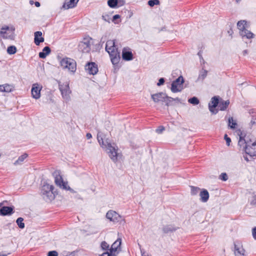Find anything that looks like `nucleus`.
Here are the masks:
<instances>
[{
  "label": "nucleus",
  "mask_w": 256,
  "mask_h": 256,
  "mask_svg": "<svg viewBox=\"0 0 256 256\" xmlns=\"http://www.w3.org/2000/svg\"><path fill=\"white\" fill-rule=\"evenodd\" d=\"M98 140L100 144L103 148H106L109 156L114 162L118 160V148L114 143L112 144L108 138H104V134L101 132H98L97 134Z\"/></svg>",
  "instance_id": "obj_1"
},
{
  "label": "nucleus",
  "mask_w": 256,
  "mask_h": 256,
  "mask_svg": "<svg viewBox=\"0 0 256 256\" xmlns=\"http://www.w3.org/2000/svg\"><path fill=\"white\" fill-rule=\"evenodd\" d=\"M240 139L238 144L240 148L244 151L246 154L249 155L250 157L256 156V142H252L250 140H248L244 138V136L241 132L239 135Z\"/></svg>",
  "instance_id": "obj_2"
},
{
  "label": "nucleus",
  "mask_w": 256,
  "mask_h": 256,
  "mask_svg": "<svg viewBox=\"0 0 256 256\" xmlns=\"http://www.w3.org/2000/svg\"><path fill=\"white\" fill-rule=\"evenodd\" d=\"M106 50L109 54L112 64H118L120 60V52L114 40H108L106 42Z\"/></svg>",
  "instance_id": "obj_3"
},
{
  "label": "nucleus",
  "mask_w": 256,
  "mask_h": 256,
  "mask_svg": "<svg viewBox=\"0 0 256 256\" xmlns=\"http://www.w3.org/2000/svg\"><path fill=\"white\" fill-rule=\"evenodd\" d=\"M54 187L52 185H50L44 183L41 188V194L45 201L51 202L54 198V194L53 192Z\"/></svg>",
  "instance_id": "obj_4"
},
{
  "label": "nucleus",
  "mask_w": 256,
  "mask_h": 256,
  "mask_svg": "<svg viewBox=\"0 0 256 256\" xmlns=\"http://www.w3.org/2000/svg\"><path fill=\"white\" fill-rule=\"evenodd\" d=\"M93 44V40L90 36L83 38L78 45V50L84 53H88L90 51L91 46Z\"/></svg>",
  "instance_id": "obj_5"
},
{
  "label": "nucleus",
  "mask_w": 256,
  "mask_h": 256,
  "mask_svg": "<svg viewBox=\"0 0 256 256\" xmlns=\"http://www.w3.org/2000/svg\"><path fill=\"white\" fill-rule=\"evenodd\" d=\"M52 175L54 178V182L57 186L64 190H72L68 186V182L64 181L59 170L54 171L53 172Z\"/></svg>",
  "instance_id": "obj_6"
},
{
  "label": "nucleus",
  "mask_w": 256,
  "mask_h": 256,
  "mask_svg": "<svg viewBox=\"0 0 256 256\" xmlns=\"http://www.w3.org/2000/svg\"><path fill=\"white\" fill-rule=\"evenodd\" d=\"M122 244V240L120 238L117 239L112 245L110 252H106L100 254L99 256H104V254H107V256H115L118 254V252L120 250Z\"/></svg>",
  "instance_id": "obj_7"
},
{
  "label": "nucleus",
  "mask_w": 256,
  "mask_h": 256,
  "mask_svg": "<svg viewBox=\"0 0 256 256\" xmlns=\"http://www.w3.org/2000/svg\"><path fill=\"white\" fill-rule=\"evenodd\" d=\"M61 66L64 68H67L71 72H74L76 69V62L70 58H64L60 62Z\"/></svg>",
  "instance_id": "obj_8"
},
{
  "label": "nucleus",
  "mask_w": 256,
  "mask_h": 256,
  "mask_svg": "<svg viewBox=\"0 0 256 256\" xmlns=\"http://www.w3.org/2000/svg\"><path fill=\"white\" fill-rule=\"evenodd\" d=\"M14 28L13 27L10 28L8 26H4L1 28L0 34L2 35L4 38L14 40Z\"/></svg>",
  "instance_id": "obj_9"
},
{
  "label": "nucleus",
  "mask_w": 256,
  "mask_h": 256,
  "mask_svg": "<svg viewBox=\"0 0 256 256\" xmlns=\"http://www.w3.org/2000/svg\"><path fill=\"white\" fill-rule=\"evenodd\" d=\"M58 86L63 98L66 101L69 100H70V94L71 93L69 84L68 82L62 84H59Z\"/></svg>",
  "instance_id": "obj_10"
},
{
  "label": "nucleus",
  "mask_w": 256,
  "mask_h": 256,
  "mask_svg": "<svg viewBox=\"0 0 256 256\" xmlns=\"http://www.w3.org/2000/svg\"><path fill=\"white\" fill-rule=\"evenodd\" d=\"M184 80L182 76H179L172 84L171 90L173 92H176L182 91L183 89V83Z\"/></svg>",
  "instance_id": "obj_11"
},
{
  "label": "nucleus",
  "mask_w": 256,
  "mask_h": 256,
  "mask_svg": "<svg viewBox=\"0 0 256 256\" xmlns=\"http://www.w3.org/2000/svg\"><path fill=\"white\" fill-rule=\"evenodd\" d=\"M106 217L110 221L114 222H121V220L124 222V220L114 210H109L106 214Z\"/></svg>",
  "instance_id": "obj_12"
},
{
  "label": "nucleus",
  "mask_w": 256,
  "mask_h": 256,
  "mask_svg": "<svg viewBox=\"0 0 256 256\" xmlns=\"http://www.w3.org/2000/svg\"><path fill=\"white\" fill-rule=\"evenodd\" d=\"M85 69L90 74L94 75L98 72V65L94 62H88L85 66Z\"/></svg>",
  "instance_id": "obj_13"
},
{
  "label": "nucleus",
  "mask_w": 256,
  "mask_h": 256,
  "mask_svg": "<svg viewBox=\"0 0 256 256\" xmlns=\"http://www.w3.org/2000/svg\"><path fill=\"white\" fill-rule=\"evenodd\" d=\"M41 89L42 87L40 86L38 84H34L32 85L31 92L33 98L38 99L40 98Z\"/></svg>",
  "instance_id": "obj_14"
},
{
  "label": "nucleus",
  "mask_w": 256,
  "mask_h": 256,
  "mask_svg": "<svg viewBox=\"0 0 256 256\" xmlns=\"http://www.w3.org/2000/svg\"><path fill=\"white\" fill-rule=\"evenodd\" d=\"M2 204V203H0V207ZM14 212V208L11 206H4L0 209V215L2 216L11 215Z\"/></svg>",
  "instance_id": "obj_15"
},
{
  "label": "nucleus",
  "mask_w": 256,
  "mask_h": 256,
  "mask_svg": "<svg viewBox=\"0 0 256 256\" xmlns=\"http://www.w3.org/2000/svg\"><path fill=\"white\" fill-rule=\"evenodd\" d=\"M234 253L236 256H244L245 250L240 244H234Z\"/></svg>",
  "instance_id": "obj_16"
},
{
  "label": "nucleus",
  "mask_w": 256,
  "mask_h": 256,
  "mask_svg": "<svg viewBox=\"0 0 256 256\" xmlns=\"http://www.w3.org/2000/svg\"><path fill=\"white\" fill-rule=\"evenodd\" d=\"M166 96V94H165L163 92H160L152 94V98L154 102H158L160 101L163 102Z\"/></svg>",
  "instance_id": "obj_17"
},
{
  "label": "nucleus",
  "mask_w": 256,
  "mask_h": 256,
  "mask_svg": "<svg viewBox=\"0 0 256 256\" xmlns=\"http://www.w3.org/2000/svg\"><path fill=\"white\" fill-rule=\"evenodd\" d=\"M42 32H34V42L36 46H39L40 42H44V38L41 37Z\"/></svg>",
  "instance_id": "obj_18"
},
{
  "label": "nucleus",
  "mask_w": 256,
  "mask_h": 256,
  "mask_svg": "<svg viewBox=\"0 0 256 256\" xmlns=\"http://www.w3.org/2000/svg\"><path fill=\"white\" fill-rule=\"evenodd\" d=\"M211 102L212 104V105H210V104H209L208 108L212 112H214V108H216L217 106H218L219 104V100L218 98L216 96H214L211 99Z\"/></svg>",
  "instance_id": "obj_19"
},
{
  "label": "nucleus",
  "mask_w": 256,
  "mask_h": 256,
  "mask_svg": "<svg viewBox=\"0 0 256 256\" xmlns=\"http://www.w3.org/2000/svg\"><path fill=\"white\" fill-rule=\"evenodd\" d=\"M200 200L203 202H206L209 198V194L206 190L202 189L200 193Z\"/></svg>",
  "instance_id": "obj_20"
},
{
  "label": "nucleus",
  "mask_w": 256,
  "mask_h": 256,
  "mask_svg": "<svg viewBox=\"0 0 256 256\" xmlns=\"http://www.w3.org/2000/svg\"><path fill=\"white\" fill-rule=\"evenodd\" d=\"M122 57L124 60H130L133 58V55L131 52L128 51L126 48H124L122 52Z\"/></svg>",
  "instance_id": "obj_21"
},
{
  "label": "nucleus",
  "mask_w": 256,
  "mask_h": 256,
  "mask_svg": "<svg viewBox=\"0 0 256 256\" xmlns=\"http://www.w3.org/2000/svg\"><path fill=\"white\" fill-rule=\"evenodd\" d=\"M79 0H66L63 7L66 9L74 8Z\"/></svg>",
  "instance_id": "obj_22"
},
{
  "label": "nucleus",
  "mask_w": 256,
  "mask_h": 256,
  "mask_svg": "<svg viewBox=\"0 0 256 256\" xmlns=\"http://www.w3.org/2000/svg\"><path fill=\"white\" fill-rule=\"evenodd\" d=\"M240 34L242 37H246L248 39L252 38L254 37V34L247 29L240 32Z\"/></svg>",
  "instance_id": "obj_23"
},
{
  "label": "nucleus",
  "mask_w": 256,
  "mask_h": 256,
  "mask_svg": "<svg viewBox=\"0 0 256 256\" xmlns=\"http://www.w3.org/2000/svg\"><path fill=\"white\" fill-rule=\"evenodd\" d=\"M229 104L230 101L228 100H221L220 101L219 104L218 105V108L220 110H224L227 108Z\"/></svg>",
  "instance_id": "obj_24"
},
{
  "label": "nucleus",
  "mask_w": 256,
  "mask_h": 256,
  "mask_svg": "<svg viewBox=\"0 0 256 256\" xmlns=\"http://www.w3.org/2000/svg\"><path fill=\"white\" fill-rule=\"evenodd\" d=\"M50 48L48 46L44 47L42 50V52L39 53V57L42 58H46L50 54Z\"/></svg>",
  "instance_id": "obj_25"
},
{
  "label": "nucleus",
  "mask_w": 256,
  "mask_h": 256,
  "mask_svg": "<svg viewBox=\"0 0 256 256\" xmlns=\"http://www.w3.org/2000/svg\"><path fill=\"white\" fill-rule=\"evenodd\" d=\"M246 20H240L238 21L237 24L238 28L239 29L240 32H242L243 30H245L246 29Z\"/></svg>",
  "instance_id": "obj_26"
},
{
  "label": "nucleus",
  "mask_w": 256,
  "mask_h": 256,
  "mask_svg": "<svg viewBox=\"0 0 256 256\" xmlns=\"http://www.w3.org/2000/svg\"><path fill=\"white\" fill-rule=\"evenodd\" d=\"M28 157L26 154H24L20 156L18 159L14 162V165L20 164L24 162V160Z\"/></svg>",
  "instance_id": "obj_27"
},
{
  "label": "nucleus",
  "mask_w": 256,
  "mask_h": 256,
  "mask_svg": "<svg viewBox=\"0 0 256 256\" xmlns=\"http://www.w3.org/2000/svg\"><path fill=\"white\" fill-rule=\"evenodd\" d=\"M228 126L231 129H234L237 126V123L233 119L232 117H230L228 120Z\"/></svg>",
  "instance_id": "obj_28"
},
{
  "label": "nucleus",
  "mask_w": 256,
  "mask_h": 256,
  "mask_svg": "<svg viewBox=\"0 0 256 256\" xmlns=\"http://www.w3.org/2000/svg\"><path fill=\"white\" fill-rule=\"evenodd\" d=\"M81 251L80 250H74V251H73L72 252H71L70 253V252H64L62 254V255L64 256H74L75 255H78V254H82V253H81Z\"/></svg>",
  "instance_id": "obj_29"
},
{
  "label": "nucleus",
  "mask_w": 256,
  "mask_h": 256,
  "mask_svg": "<svg viewBox=\"0 0 256 256\" xmlns=\"http://www.w3.org/2000/svg\"><path fill=\"white\" fill-rule=\"evenodd\" d=\"M176 228L172 226H166L163 228V231L165 233H168L176 230Z\"/></svg>",
  "instance_id": "obj_30"
},
{
  "label": "nucleus",
  "mask_w": 256,
  "mask_h": 256,
  "mask_svg": "<svg viewBox=\"0 0 256 256\" xmlns=\"http://www.w3.org/2000/svg\"><path fill=\"white\" fill-rule=\"evenodd\" d=\"M190 194L192 196L196 195L199 191L200 190V188L198 187L190 186Z\"/></svg>",
  "instance_id": "obj_31"
},
{
  "label": "nucleus",
  "mask_w": 256,
  "mask_h": 256,
  "mask_svg": "<svg viewBox=\"0 0 256 256\" xmlns=\"http://www.w3.org/2000/svg\"><path fill=\"white\" fill-rule=\"evenodd\" d=\"M16 52V48L15 46H12L8 48L7 52L10 54H14Z\"/></svg>",
  "instance_id": "obj_32"
},
{
  "label": "nucleus",
  "mask_w": 256,
  "mask_h": 256,
  "mask_svg": "<svg viewBox=\"0 0 256 256\" xmlns=\"http://www.w3.org/2000/svg\"><path fill=\"white\" fill-rule=\"evenodd\" d=\"M100 246L103 250H106V252H110V248L109 244L106 242H102L100 244Z\"/></svg>",
  "instance_id": "obj_33"
},
{
  "label": "nucleus",
  "mask_w": 256,
  "mask_h": 256,
  "mask_svg": "<svg viewBox=\"0 0 256 256\" xmlns=\"http://www.w3.org/2000/svg\"><path fill=\"white\" fill-rule=\"evenodd\" d=\"M24 218H18L16 220V224L20 228H24V224L23 222Z\"/></svg>",
  "instance_id": "obj_34"
},
{
  "label": "nucleus",
  "mask_w": 256,
  "mask_h": 256,
  "mask_svg": "<svg viewBox=\"0 0 256 256\" xmlns=\"http://www.w3.org/2000/svg\"><path fill=\"white\" fill-rule=\"evenodd\" d=\"M148 4L150 7H153L155 5H159L160 2L159 0H150L148 1Z\"/></svg>",
  "instance_id": "obj_35"
},
{
  "label": "nucleus",
  "mask_w": 256,
  "mask_h": 256,
  "mask_svg": "<svg viewBox=\"0 0 256 256\" xmlns=\"http://www.w3.org/2000/svg\"><path fill=\"white\" fill-rule=\"evenodd\" d=\"M108 4L110 7L114 8L117 6L118 0H108Z\"/></svg>",
  "instance_id": "obj_36"
},
{
  "label": "nucleus",
  "mask_w": 256,
  "mask_h": 256,
  "mask_svg": "<svg viewBox=\"0 0 256 256\" xmlns=\"http://www.w3.org/2000/svg\"><path fill=\"white\" fill-rule=\"evenodd\" d=\"M172 98L171 97H170V96H167L166 95V97L165 98H164V101L163 102H166V105L167 106H169L170 105H172Z\"/></svg>",
  "instance_id": "obj_37"
},
{
  "label": "nucleus",
  "mask_w": 256,
  "mask_h": 256,
  "mask_svg": "<svg viewBox=\"0 0 256 256\" xmlns=\"http://www.w3.org/2000/svg\"><path fill=\"white\" fill-rule=\"evenodd\" d=\"M188 102L194 105H196L199 104L200 101L196 97H192L188 100Z\"/></svg>",
  "instance_id": "obj_38"
},
{
  "label": "nucleus",
  "mask_w": 256,
  "mask_h": 256,
  "mask_svg": "<svg viewBox=\"0 0 256 256\" xmlns=\"http://www.w3.org/2000/svg\"><path fill=\"white\" fill-rule=\"evenodd\" d=\"M208 74V71L206 70H203L202 71L198 76V79L203 80L206 76Z\"/></svg>",
  "instance_id": "obj_39"
},
{
  "label": "nucleus",
  "mask_w": 256,
  "mask_h": 256,
  "mask_svg": "<svg viewBox=\"0 0 256 256\" xmlns=\"http://www.w3.org/2000/svg\"><path fill=\"white\" fill-rule=\"evenodd\" d=\"M250 204L253 206H256V194H253L250 200Z\"/></svg>",
  "instance_id": "obj_40"
},
{
  "label": "nucleus",
  "mask_w": 256,
  "mask_h": 256,
  "mask_svg": "<svg viewBox=\"0 0 256 256\" xmlns=\"http://www.w3.org/2000/svg\"><path fill=\"white\" fill-rule=\"evenodd\" d=\"M220 178L224 181H226L228 179V176L226 173L223 172L220 175Z\"/></svg>",
  "instance_id": "obj_41"
},
{
  "label": "nucleus",
  "mask_w": 256,
  "mask_h": 256,
  "mask_svg": "<svg viewBox=\"0 0 256 256\" xmlns=\"http://www.w3.org/2000/svg\"><path fill=\"white\" fill-rule=\"evenodd\" d=\"M4 87L5 92H10L12 90V86L9 84H4Z\"/></svg>",
  "instance_id": "obj_42"
},
{
  "label": "nucleus",
  "mask_w": 256,
  "mask_h": 256,
  "mask_svg": "<svg viewBox=\"0 0 256 256\" xmlns=\"http://www.w3.org/2000/svg\"><path fill=\"white\" fill-rule=\"evenodd\" d=\"M47 256H58V252L56 250L50 251L48 253Z\"/></svg>",
  "instance_id": "obj_43"
},
{
  "label": "nucleus",
  "mask_w": 256,
  "mask_h": 256,
  "mask_svg": "<svg viewBox=\"0 0 256 256\" xmlns=\"http://www.w3.org/2000/svg\"><path fill=\"white\" fill-rule=\"evenodd\" d=\"M224 140H226V144L228 146H230V142H231V140L230 138L228 136V135L226 134L224 135Z\"/></svg>",
  "instance_id": "obj_44"
},
{
  "label": "nucleus",
  "mask_w": 256,
  "mask_h": 256,
  "mask_svg": "<svg viewBox=\"0 0 256 256\" xmlns=\"http://www.w3.org/2000/svg\"><path fill=\"white\" fill-rule=\"evenodd\" d=\"M164 130V128L163 126H160L156 130V132L158 134H160L162 133Z\"/></svg>",
  "instance_id": "obj_45"
},
{
  "label": "nucleus",
  "mask_w": 256,
  "mask_h": 256,
  "mask_svg": "<svg viewBox=\"0 0 256 256\" xmlns=\"http://www.w3.org/2000/svg\"><path fill=\"white\" fill-rule=\"evenodd\" d=\"M164 82V78H160L159 80H158V82L157 84V85L158 86H160L161 85H162Z\"/></svg>",
  "instance_id": "obj_46"
},
{
  "label": "nucleus",
  "mask_w": 256,
  "mask_h": 256,
  "mask_svg": "<svg viewBox=\"0 0 256 256\" xmlns=\"http://www.w3.org/2000/svg\"><path fill=\"white\" fill-rule=\"evenodd\" d=\"M252 234L254 239L256 240V226L252 228Z\"/></svg>",
  "instance_id": "obj_47"
},
{
  "label": "nucleus",
  "mask_w": 256,
  "mask_h": 256,
  "mask_svg": "<svg viewBox=\"0 0 256 256\" xmlns=\"http://www.w3.org/2000/svg\"><path fill=\"white\" fill-rule=\"evenodd\" d=\"M250 127H252L253 126L256 125V118H252L250 124Z\"/></svg>",
  "instance_id": "obj_48"
},
{
  "label": "nucleus",
  "mask_w": 256,
  "mask_h": 256,
  "mask_svg": "<svg viewBox=\"0 0 256 256\" xmlns=\"http://www.w3.org/2000/svg\"><path fill=\"white\" fill-rule=\"evenodd\" d=\"M120 18V15H118V14H116V15L114 16L112 20H113V21H114V20H116V19H118V18Z\"/></svg>",
  "instance_id": "obj_49"
},
{
  "label": "nucleus",
  "mask_w": 256,
  "mask_h": 256,
  "mask_svg": "<svg viewBox=\"0 0 256 256\" xmlns=\"http://www.w3.org/2000/svg\"><path fill=\"white\" fill-rule=\"evenodd\" d=\"M172 101H176V102H180V100L179 98H172Z\"/></svg>",
  "instance_id": "obj_50"
},
{
  "label": "nucleus",
  "mask_w": 256,
  "mask_h": 256,
  "mask_svg": "<svg viewBox=\"0 0 256 256\" xmlns=\"http://www.w3.org/2000/svg\"><path fill=\"white\" fill-rule=\"evenodd\" d=\"M102 19L105 20V21H108V20H107V18H108V15H103L102 16Z\"/></svg>",
  "instance_id": "obj_51"
},
{
  "label": "nucleus",
  "mask_w": 256,
  "mask_h": 256,
  "mask_svg": "<svg viewBox=\"0 0 256 256\" xmlns=\"http://www.w3.org/2000/svg\"><path fill=\"white\" fill-rule=\"evenodd\" d=\"M0 92H4V85L0 86Z\"/></svg>",
  "instance_id": "obj_52"
},
{
  "label": "nucleus",
  "mask_w": 256,
  "mask_h": 256,
  "mask_svg": "<svg viewBox=\"0 0 256 256\" xmlns=\"http://www.w3.org/2000/svg\"><path fill=\"white\" fill-rule=\"evenodd\" d=\"M86 136L88 139H90L92 137V134L90 133H88L86 135Z\"/></svg>",
  "instance_id": "obj_53"
},
{
  "label": "nucleus",
  "mask_w": 256,
  "mask_h": 256,
  "mask_svg": "<svg viewBox=\"0 0 256 256\" xmlns=\"http://www.w3.org/2000/svg\"><path fill=\"white\" fill-rule=\"evenodd\" d=\"M248 54V50H244L243 52H242V54L244 56H246V54Z\"/></svg>",
  "instance_id": "obj_54"
},
{
  "label": "nucleus",
  "mask_w": 256,
  "mask_h": 256,
  "mask_svg": "<svg viewBox=\"0 0 256 256\" xmlns=\"http://www.w3.org/2000/svg\"><path fill=\"white\" fill-rule=\"evenodd\" d=\"M34 4L36 7H39L40 6V3L38 2H35Z\"/></svg>",
  "instance_id": "obj_55"
},
{
  "label": "nucleus",
  "mask_w": 256,
  "mask_h": 256,
  "mask_svg": "<svg viewBox=\"0 0 256 256\" xmlns=\"http://www.w3.org/2000/svg\"><path fill=\"white\" fill-rule=\"evenodd\" d=\"M244 160H245L246 161H247V162L249 161V160H248V158L247 157V156H244Z\"/></svg>",
  "instance_id": "obj_56"
},
{
  "label": "nucleus",
  "mask_w": 256,
  "mask_h": 256,
  "mask_svg": "<svg viewBox=\"0 0 256 256\" xmlns=\"http://www.w3.org/2000/svg\"><path fill=\"white\" fill-rule=\"evenodd\" d=\"M231 32H232V30H230V31H228V32L229 34H232Z\"/></svg>",
  "instance_id": "obj_57"
},
{
  "label": "nucleus",
  "mask_w": 256,
  "mask_h": 256,
  "mask_svg": "<svg viewBox=\"0 0 256 256\" xmlns=\"http://www.w3.org/2000/svg\"><path fill=\"white\" fill-rule=\"evenodd\" d=\"M231 32H232V30H230V31H228V32L229 34H232Z\"/></svg>",
  "instance_id": "obj_58"
},
{
  "label": "nucleus",
  "mask_w": 256,
  "mask_h": 256,
  "mask_svg": "<svg viewBox=\"0 0 256 256\" xmlns=\"http://www.w3.org/2000/svg\"><path fill=\"white\" fill-rule=\"evenodd\" d=\"M0 256H6V254H2V255H0Z\"/></svg>",
  "instance_id": "obj_59"
},
{
  "label": "nucleus",
  "mask_w": 256,
  "mask_h": 256,
  "mask_svg": "<svg viewBox=\"0 0 256 256\" xmlns=\"http://www.w3.org/2000/svg\"><path fill=\"white\" fill-rule=\"evenodd\" d=\"M198 55L200 57V56H202L200 55V52L198 53Z\"/></svg>",
  "instance_id": "obj_60"
}]
</instances>
